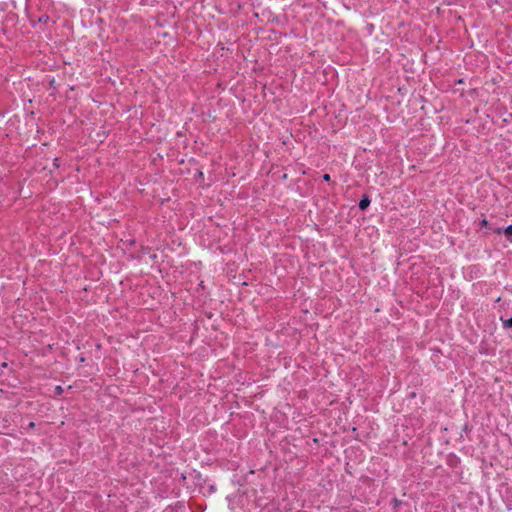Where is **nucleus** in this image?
Returning <instances> with one entry per match:
<instances>
[{
	"label": "nucleus",
	"mask_w": 512,
	"mask_h": 512,
	"mask_svg": "<svg viewBox=\"0 0 512 512\" xmlns=\"http://www.w3.org/2000/svg\"><path fill=\"white\" fill-rule=\"evenodd\" d=\"M370 199L368 196H364L360 201H359V204H358V207L361 211H364L366 210L369 205H370Z\"/></svg>",
	"instance_id": "obj_1"
},
{
	"label": "nucleus",
	"mask_w": 512,
	"mask_h": 512,
	"mask_svg": "<svg viewBox=\"0 0 512 512\" xmlns=\"http://www.w3.org/2000/svg\"><path fill=\"white\" fill-rule=\"evenodd\" d=\"M503 233L505 234L506 238L512 242V224L508 225L507 227L503 228Z\"/></svg>",
	"instance_id": "obj_2"
},
{
	"label": "nucleus",
	"mask_w": 512,
	"mask_h": 512,
	"mask_svg": "<svg viewBox=\"0 0 512 512\" xmlns=\"http://www.w3.org/2000/svg\"><path fill=\"white\" fill-rule=\"evenodd\" d=\"M503 326H504L505 328H512V317H511V318H508V319L503 320Z\"/></svg>",
	"instance_id": "obj_3"
},
{
	"label": "nucleus",
	"mask_w": 512,
	"mask_h": 512,
	"mask_svg": "<svg viewBox=\"0 0 512 512\" xmlns=\"http://www.w3.org/2000/svg\"><path fill=\"white\" fill-rule=\"evenodd\" d=\"M49 20V16L48 15H42L38 18V22L39 23H46L47 21Z\"/></svg>",
	"instance_id": "obj_4"
},
{
	"label": "nucleus",
	"mask_w": 512,
	"mask_h": 512,
	"mask_svg": "<svg viewBox=\"0 0 512 512\" xmlns=\"http://www.w3.org/2000/svg\"><path fill=\"white\" fill-rule=\"evenodd\" d=\"M480 225H481L482 227H487V226H488V221H487L486 219H482V220L480 221Z\"/></svg>",
	"instance_id": "obj_5"
},
{
	"label": "nucleus",
	"mask_w": 512,
	"mask_h": 512,
	"mask_svg": "<svg viewBox=\"0 0 512 512\" xmlns=\"http://www.w3.org/2000/svg\"><path fill=\"white\" fill-rule=\"evenodd\" d=\"M323 180H324L325 182H329V181L331 180L330 175H329V174H324V175H323Z\"/></svg>",
	"instance_id": "obj_6"
},
{
	"label": "nucleus",
	"mask_w": 512,
	"mask_h": 512,
	"mask_svg": "<svg viewBox=\"0 0 512 512\" xmlns=\"http://www.w3.org/2000/svg\"><path fill=\"white\" fill-rule=\"evenodd\" d=\"M494 233H496V234L503 233V228H496V229H494Z\"/></svg>",
	"instance_id": "obj_7"
},
{
	"label": "nucleus",
	"mask_w": 512,
	"mask_h": 512,
	"mask_svg": "<svg viewBox=\"0 0 512 512\" xmlns=\"http://www.w3.org/2000/svg\"><path fill=\"white\" fill-rule=\"evenodd\" d=\"M34 427H35V423H34V422H30V423L28 424V428H34Z\"/></svg>",
	"instance_id": "obj_8"
}]
</instances>
